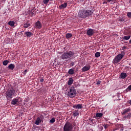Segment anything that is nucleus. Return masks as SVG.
I'll return each mask as SVG.
<instances>
[{"instance_id":"39448f33","label":"nucleus","mask_w":131,"mask_h":131,"mask_svg":"<svg viewBox=\"0 0 131 131\" xmlns=\"http://www.w3.org/2000/svg\"><path fill=\"white\" fill-rule=\"evenodd\" d=\"M76 89L74 86H72L70 89V91L68 92L69 97L70 98H74L76 96Z\"/></svg>"},{"instance_id":"f257e3e1","label":"nucleus","mask_w":131,"mask_h":131,"mask_svg":"<svg viewBox=\"0 0 131 131\" xmlns=\"http://www.w3.org/2000/svg\"><path fill=\"white\" fill-rule=\"evenodd\" d=\"M94 11L84 9L80 10L78 12V17L79 18H82L83 19H85L87 17H90L93 15Z\"/></svg>"},{"instance_id":"ea45409f","label":"nucleus","mask_w":131,"mask_h":131,"mask_svg":"<svg viewBox=\"0 0 131 131\" xmlns=\"http://www.w3.org/2000/svg\"><path fill=\"white\" fill-rule=\"evenodd\" d=\"M33 11V9H32V10H31V11L30 12V13H31V14H32V15H34V11Z\"/></svg>"},{"instance_id":"423d86ee","label":"nucleus","mask_w":131,"mask_h":131,"mask_svg":"<svg viewBox=\"0 0 131 131\" xmlns=\"http://www.w3.org/2000/svg\"><path fill=\"white\" fill-rule=\"evenodd\" d=\"M122 115H125L124 116L125 118H127L128 119L130 118V108H125L121 113ZM127 114V115H126Z\"/></svg>"},{"instance_id":"2f4dec72","label":"nucleus","mask_w":131,"mask_h":131,"mask_svg":"<svg viewBox=\"0 0 131 131\" xmlns=\"http://www.w3.org/2000/svg\"><path fill=\"white\" fill-rule=\"evenodd\" d=\"M103 126H104L105 129H106V128H108L109 125L108 124H104Z\"/></svg>"},{"instance_id":"4468645a","label":"nucleus","mask_w":131,"mask_h":131,"mask_svg":"<svg viewBox=\"0 0 131 131\" xmlns=\"http://www.w3.org/2000/svg\"><path fill=\"white\" fill-rule=\"evenodd\" d=\"M74 108H75L76 109H82V104H75L73 106Z\"/></svg>"},{"instance_id":"7c9ffc66","label":"nucleus","mask_w":131,"mask_h":131,"mask_svg":"<svg viewBox=\"0 0 131 131\" xmlns=\"http://www.w3.org/2000/svg\"><path fill=\"white\" fill-rule=\"evenodd\" d=\"M50 2V0H43V3L45 5H47L49 2Z\"/></svg>"},{"instance_id":"37998d69","label":"nucleus","mask_w":131,"mask_h":131,"mask_svg":"<svg viewBox=\"0 0 131 131\" xmlns=\"http://www.w3.org/2000/svg\"><path fill=\"white\" fill-rule=\"evenodd\" d=\"M128 2L129 3V4H131V0H128Z\"/></svg>"},{"instance_id":"f3484780","label":"nucleus","mask_w":131,"mask_h":131,"mask_svg":"<svg viewBox=\"0 0 131 131\" xmlns=\"http://www.w3.org/2000/svg\"><path fill=\"white\" fill-rule=\"evenodd\" d=\"M73 116L74 117H76V116H79V111H78V110H75L73 112Z\"/></svg>"},{"instance_id":"49530a36","label":"nucleus","mask_w":131,"mask_h":131,"mask_svg":"<svg viewBox=\"0 0 131 131\" xmlns=\"http://www.w3.org/2000/svg\"><path fill=\"white\" fill-rule=\"evenodd\" d=\"M129 43H131V39L129 40Z\"/></svg>"},{"instance_id":"7ed1b4c3","label":"nucleus","mask_w":131,"mask_h":131,"mask_svg":"<svg viewBox=\"0 0 131 131\" xmlns=\"http://www.w3.org/2000/svg\"><path fill=\"white\" fill-rule=\"evenodd\" d=\"M74 55H75V53L73 51L66 52L61 55V58L63 60H65V59H69L74 57Z\"/></svg>"},{"instance_id":"e433bc0d","label":"nucleus","mask_w":131,"mask_h":131,"mask_svg":"<svg viewBox=\"0 0 131 131\" xmlns=\"http://www.w3.org/2000/svg\"><path fill=\"white\" fill-rule=\"evenodd\" d=\"M40 82H43V81H45V79H43V78H41L40 79Z\"/></svg>"},{"instance_id":"a18cd8bd","label":"nucleus","mask_w":131,"mask_h":131,"mask_svg":"<svg viewBox=\"0 0 131 131\" xmlns=\"http://www.w3.org/2000/svg\"><path fill=\"white\" fill-rule=\"evenodd\" d=\"M120 21H121V22H122V21H123V20H122V19H120Z\"/></svg>"},{"instance_id":"c9c22d12","label":"nucleus","mask_w":131,"mask_h":131,"mask_svg":"<svg viewBox=\"0 0 131 131\" xmlns=\"http://www.w3.org/2000/svg\"><path fill=\"white\" fill-rule=\"evenodd\" d=\"M122 50H123V52H124V50H125V49H126V47L125 46H123L122 48Z\"/></svg>"},{"instance_id":"f8f14e48","label":"nucleus","mask_w":131,"mask_h":131,"mask_svg":"<svg viewBox=\"0 0 131 131\" xmlns=\"http://www.w3.org/2000/svg\"><path fill=\"white\" fill-rule=\"evenodd\" d=\"M91 69V66H85L82 68V72H86Z\"/></svg>"},{"instance_id":"bb28decb","label":"nucleus","mask_w":131,"mask_h":131,"mask_svg":"<svg viewBox=\"0 0 131 131\" xmlns=\"http://www.w3.org/2000/svg\"><path fill=\"white\" fill-rule=\"evenodd\" d=\"M103 117V114L102 113H97L96 114V117L97 118H100V117Z\"/></svg>"},{"instance_id":"4c0bfd02","label":"nucleus","mask_w":131,"mask_h":131,"mask_svg":"<svg viewBox=\"0 0 131 131\" xmlns=\"http://www.w3.org/2000/svg\"><path fill=\"white\" fill-rule=\"evenodd\" d=\"M96 84L98 85L99 84H101V81H99L96 83Z\"/></svg>"},{"instance_id":"a878e982","label":"nucleus","mask_w":131,"mask_h":131,"mask_svg":"<svg viewBox=\"0 0 131 131\" xmlns=\"http://www.w3.org/2000/svg\"><path fill=\"white\" fill-rule=\"evenodd\" d=\"M66 37L67 38H71V37H72V34L69 33L66 34Z\"/></svg>"},{"instance_id":"1a4fd4ad","label":"nucleus","mask_w":131,"mask_h":131,"mask_svg":"<svg viewBox=\"0 0 131 131\" xmlns=\"http://www.w3.org/2000/svg\"><path fill=\"white\" fill-rule=\"evenodd\" d=\"M95 33V30L93 29H89L87 30L86 34L88 36H93Z\"/></svg>"},{"instance_id":"6ab92c4d","label":"nucleus","mask_w":131,"mask_h":131,"mask_svg":"<svg viewBox=\"0 0 131 131\" xmlns=\"http://www.w3.org/2000/svg\"><path fill=\"white\" fill-rule=\"evenodd\" d=\"M30 24L29 22L27 21L26 23H24V28H28V27H30Z\"/></svg>"},{"instance_id":"f03ea898","label":"nucleus","mask_w":131,"mask_h":131,"mask_svg":"<svg viewBox=\"0 0 131 131\" xmlns=\"http://www.w3.org/2000/svg\"><path fill=\"white\" fill-rule=\"evenodd\" d=\"M15 92L16 90L14 89V88L12 87L6 91L5 97L7 99H13V97H14Z\"/></svg>"},{"instance_id":"20e7f679","label":"nucleus","mask_w":131,"mask_h":131,"mask_svg":"<svg viewBox=\"0 0 131 131\" xmlns=\"http://www.w3.org/2000/svg\"><path fill=\"white\" fill-rule=\"evenodd\" d=\"M125 55V53L124 52V51H121V53L119 54L117 56L115 57L113 60V63L114 64L119 63V62L121 61V59H122L123 57H124Z\"/></svg>"},{"instance_id":"2eb2a0df","label":"nucleus","mask_w":131,"mask_h":131,"mask_svg":"<svg viewBox=\"0 0 131 131\" xmlns=\"http://www.w3.org/2000/svg\"><path fill=\"white\" fill-rule=\"evenodd\" d=\"M120 76L122 79H124L125 78H126L127 75L125 73L123 72L121 73Z\"/></svg>"},{"instance_id":"ddd939ff","label":"nucleus","mask_w":131,"mask_h":131,"mask_svg":"<svg viewBox=\"0 0 131 131\" xmlns=\"http://www.w3.org/2000/svg\"><path fill=\"white\" fill-rule=\"evenodd\" d=\"M11 104L12 105H17V104H19V99L16 98L13 99L11 101Z\"/></svg>"},{"instance_id":"9b49d317","label":"nucleus","mask_w":131,"mask_h":131,"mask_svg":"<svg viewBox=\"0 0 131 131\" xmlns=\"http://www.w3.org/2000/svg\"><path fill=\"white\" fill-rule=\"evenodd\" d=\"M33 36V34L31 33V32H26L24 34V37H28V38H29V37H31V36Z\"/></svg>"},{"instance_id":"0eeeda50","label":"nucleus","mask_w":131,"mask_h":131,"mask_svg":"<svg viewBox=\"0 0 131 131\" xmlns=\"http://www.w3.org/2000/svg\"><path fill=\"white\" fill-rule=\"evenodd\" d=\"M73 129V125L69 122H67L63 126L64 131H71Z\"/></svg>"},{"instance_id":"a211bd4d","label":"nucleus","mask_w":131,"mask_h":131,"mask_svg":"<svg viewBox=\"0 0 131 131\" xmlns=\"http://www.w3.org/2000/svg\"><path fill=\"white\" fill-rule=\"evenodd\" d=\"M131 91V84L129 85L127 88L124 91V94H126V93H128V92Z\"/></svg>"},{"instance_id":"c03bdc74","label":"nucleus","mask_w":131,"mask_h":131,"mask_svg":"<svg viewBox=\"0 0 131 131\" xmlns=\"http://www.w3.org/2000/svg\"><path fill=\"white\" fill-rule=\"evenodd\" d=\"M32 131H37V129H34V130H33Z\"/></svg>"},{"instance_id":"412c9836","label":"nucleus","mask_w":131,"mask_h":131,"mask_svg":"<svg viewBox=\"0 0 131 131\" xmlns=\"http://www.w3.org/2000/svg\"><path fill=\"white\" fill-rule=\"evenodd\" d=\"M67 7V3H63L59 6L60 9H65Z\"/></svg>"},{"instance_id":"c85d7f7f","label":"nucleus","mask_w":131,"mask_h":131,"mask_svg":"<svg viewBox=\"0 0 131 131\" xmlns=\"http://www.w3.org/2000/svg\"><path fill=\"white\" fill-rule=\"evenodd\" d=\"M107 1V2H111V5H112L113 4H115V2H114V0H106Z\"/></svg>"},{"instance_id":"dca6fc26","label":"nucleus","mask_w":131,"mask_h":131,"mask_svg":"<svg viewBox=\"0 0 131 131\" xmlns=\"http://www.w3.org/2000/svg\"><path fill=\"white\" fill-rule=\"evenodd\" d=\"M73 81H74V80H73V78H70L69 79L68 81V85H71V84H72V83H73Z\"/></svg>"},{"instance_id":"393cba45","label":"nucleus","mask_w":131,"mask_h":131,"mask_svg":"<svg viewBox=\"0 0 131 131\" xmlns=\"http://www.w3.org/2000/svg\"><path fill=\"white\" fill-rule=\"evenodd\" d=\"M129 38H130V36H124L123 37V39H124V40H128V39H129Z\"/></svg>"},{"instance_id":"b1692460","label":"nucleus","mask_w":131,"mask_h":131,"mask_svg":"<svg viewBox=\"0 0 131 131\" xmlns=\"http://www.w3.org/2000/svg\"><path fill=\"white\" fill-rule=\"evenodd\" d=\"M9 63H10V61H9V60H4L3 62V64L4 66H7V65H8V64H9Z\"/></svg>"},{"instance_id":"5701e85b","label":"nucleus","mask_w":131,"mask_h":131,"mask_svg":"<svg viewBox=\"0 0 131 131\" xmlns=\"http://www.w3.org/2000/svg\"><path fill=\"white\" fill-rule=\"evenodd\" d=\"M8 25H10V26H11L13 27L14 25H15V21H9L8 22Z\"/></svg>"},{"instance_id":"6e6552de","label":"nucleus","mask_w":131,"mask_h":131,"mask_svg":"<svg viewBox=\"0 0 131 131\" xmlns=\"http://www.w3.org/2000/svg\"><path fill=\"white\" fill-rule=\"evenodd\" d=\"M43 118H45V117H43V115H38L34 123L35 124H36V125H39V123H41V121L43 120Z\"/></svg>"},{"instance_id":"cd10ccee","label":"nucleus","mask_w":131,"mask_h":131,"mask_svg":"<svg viewBox=\"0 0 131 131\" xmlns=\"http://www.w3.org/2000/svg\"><path fill=\"white\" fill-rule=\"evenodd\" d=\"M100 56H101V53L99 52H97L95 54V57H96V58H98Z\"/></svg>"},{"instance_id":"58836bf2","label":"nucleus","mask_w":131,"mask_h":131,"mask_svg":"<svg viewBox=\"0 0 131 131\" xmlns=\"http://www.w3.org/2000/svg\"><path fill=\"white\" fill-rule=\"evenodd\" d=\"M99 128L100 129V131H102L104 127L103 126H100Z\"/></svg>"},{"instance_id":"aec40b11","label":"nucleus","mask_w":131,"mask_h":131,"mask_svg":"<svg viewBox=\"0 0 131 131\" xmlns=\"http://www.w3.org/2000/svg\"><path fill=\"white\" fill-rule=\"evenodd\" d=\"M8 69L10 70H14V69H15V66L14 65V64L11 63L8 66Z\"/></svg>"},{"instance_id":"473e14b6","label":"nucleus","mask_w":131,"mask_h":131,"mask_svg":"<svg viewBox=\"0 0 131 131\" xmlns=\"http://www.w3.org/2000/svg\"><path fill=\"white\" fill-rule=\"evenodd\" d=\"M127 16L129 18H131V12H128L127 14Z\"/></svg>"},{"instance_id":"72a5a7b5","label":"nucleus","mask_w":131,"mask_h":131,"mask_svg":"<svg viewBox=\"0 0 131 131\" xmlns=\"http://www.w3.org/2000/svg\"><path fill=\"white\" fill-rule=\"evenodd\" d=\"M24 75H26V74L27 73V70H25L23 72Z\"/></svg>"},{"instance_id":"9d476101","label":"nucleus","mask_w":131,"mask_h":131,"mask_svg":"<svg viewBox=\"0 0 131 131\" xmlns=\"http://www.w3.org/2000/svg\"><path fill=\"white\" fill-rule=\"evenodd\" d=\"M35 28H36V29H40L41 27H42V25H41V23L39 21H37L35 24L34 26Z\"/></svg>"},{"instance_id":"c756f323","label":"nucleus","mask_w":131,"mask_h":131,"mask_svg":"<svg viewBox=\"0 0 131 131\" xmlns=\"http://www.w3.org/2000/svg\"><path fill=\"white\" fill-rule=\"evenodd\" d=\"M55 118H52V119H51L50 120V123H54V122H55Z\"/></svg>"},{"instance_id":"f704fd0d","label":"nucleus","mask_w":131,"mask_h":131,"mask_svg":"<svg viewBox=\"0 0 131 131\" xmlns=\"http://www.w3.org/2000/svg\"><path fill=\"white\" fill-rule=\"evenodd\" d=\"M127 104H128V105H130V106H131V100H128L127 102Z\"/></svg>"},{"instance_id":"79ce46f5","label":"nucleus","mask_w":131,"mask_h":131,"mask_svg":"<svg viewBox=\"0 0 131 131\" xmlns=\"http://www.w3.org/2000/svg\"><path fill=\"white\" fill-rule=\"evenodd\" d=\"M71 66H74V62H71Z\"/></svg>"},{"instance_id":"a19ab883","label":"nucleus","mask_w":131,"mask_h":131,"mask_svg":"<svg viewBox=\"0 0 131 131\" xmlns=\"http://www.w3.org/2000/svg\"><path fill=\"white\" fill-rule=\"evenodd\" d=\"M108 3H110V2H108V1H106L104 2L103 4H108Z\"/></svg>"},{"instance_id":"4be33fe9","label":"nucleus","mask_w":131,"mask_h":131,"mask_svg":"<svg viewBox=\"0 0 131 131\" xmlns=\"http://www.w3.org/2000/svg\"><path fill=\"white\" fill-rule=\"evenodd\" d=\"M68 73L71 75H73V74H74V70H73V69H70V70H69Z\"/></svg>"}]
</instances>
